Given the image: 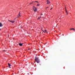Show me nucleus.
<instances>
[{
	"mask_svg": "<svg viewBox=\"0 0 75 75\" xmlns=\"http://www.w3.org/2000/svg\"><path fill=\"white\" fill-rule=\"evenodd\" d=\"M35 61L37 62V63H39L40 62V59H38V57H35Z\"/></svg>",
	"mask_w": 75,
	"mask_h": 75,
	"instance_id": "1",
	"label": "nucleus"
},
{
	"mask_svg": "<svg viewBox=\"0 0 75 75\" xmlns=\"http://www.w3.org/2000/svg\"><path fill=\"white\" fill-rule=\"evenodd\" d=\"M33 9L34 12H37V9L34 6H33Z\"/></svg>",
	"mask_w": 75,
	"mask_h": 75,
	"instance_id": "2",
	"label": "nucleus"
},
{
	"mask_svg": "<svg viewBox=\"0 0 75 75\" xmlns=\"http://www.w3.org/2000/svg\"><path fill=\"white\" fill-rule=\"evenodd\" d=\"M21 16V13L20 12H19V13L18 14V16L17 17V18H18L20 16Z\"/></svg>",
	"mask_w": 75,
	"mask_h": 75,
	"instance_id": "3",
	"label": "nucleus"
},
{
	"mask_svg": "<svg viewBox=\"0 0 75 75\" xmlns=\"http://www.w3.org/2000/svg\"><path fill=\"white\" fill-rule=\"evenodd\" d=\"M47 4H50V1L49 0H47Z\"/></svg>",
	"mask_w": 75,
	"mask_h": 75,
	"instance_id": "4",
	"label": "nucleus"
},
{
	"mask_svg": "<svg viewBox=\"0 0 75 75\" xmlns=\"http://www.w3.org/2000/svg\"><path fill=\"white\" fill-rule=\"evenodd\" d=\"M23 43H22V44H21V43H20L19 44V45H20V46H22L23 45Z\"/></svg>",
	"mask_w": 75,
	"mask_h": 75,
	"instance_id": "5",
	"label": "nucleus"
},
{
	"mask_svg": "<svg viewBox=\"0 0 75 75\" xmlns=\"http://www.w3.org/2000/svg\"><path fill=\"white\" fill-rule=\"evenodd\" d=\"M42 30L43 32H47L46 30Z\"/></svg>",
	"mask_w": 75,
	"mask_h": 75,
	"instance_id": "6",
	"label": "nucleus"
},
{
	"mask_svg": "<svg viewBox=\"0 0 75 75\" xmlns=\"http://www.w3.org/2000/svg\"><path fill=\"white\" fill-rule=\"evenodd\" d=\"M10 22H11V23H14L15 21H10Z\"/></svg>",
	"mask_w": 75,
	"mask_h": 75,
	"instance_id": "7",
	"label": "nucleus"
},
{
	"mask_svg": "<svg viewBox=\"0 0 75 75\" xmlns=\"http://www.w3.org/2000/svg\"><path fill=\"white\" fill-rule=\"evenodd\" d=\"M33 3H34V1H32V2H31V3H30V4H33Z\"/></svg>",
	"mask_w": 75,
	"mask_h": 75,
	"instance_id": "8",
	"label": "nucleus"
},
{
	"mask_svg": "<svg viewBox=\"0 0 75 75\" xmlns=\"http://www.w3.org/2000/svg\"><path fill=\"white\" fill-rule=\"evenodd\" d=\"M3 26V25L1 23H0V27H2Z\"/></svg>",
	"mask_w": 75,
	"mask_h": 75,
	"instance_id": "9",
	"label": "nucleus"
},
{
	"mask_svg": "<svg viewBox=\"0 0 75 75\" xmlns=\"http://www.w3.org/2000/svg\"><path fill=\"white\" fill-rule=\"evenodd\" d=\"M66 13H67V15H68V12H67V10L66 11Z\"/></svg>",
	"mask_w": 75,
	"mask_h": 75,
	"instance_id": "10",
	"label": "nucleus"
},
{
	"mask_svg": "<svg viewBox=\"0 0 75 75\" xmlns=\"http://www.w3.org/2000/svg\"><path fill=\"white\" fill-rule=\"evenodd\" d=\"M74 30V31H75V29H74V28H72L71 29H70V30Z\"/></svg>",
	"mask_w": 75,
	"mask_h": 75,
	"instance_id": "11",
	"label": "nucleus"
},
{
	"mask_svg": "<svg viewBox=\"0 0 75 75\" xmlns=\"http://www.w3.org/2000/svg\"><path fill=\"white\" fill-rule=\"evenodd\" d=\"M40 6V4H38L37 5V6Z\"/></svg>",
	"mask_w": 75,
	"mask_h": 75,
	"instance_id": "12",
	"label": "nucleus"
},
{
	"mask_svg": "<svg viewBox=\"0 0 75 75\" xmlns=\"http://www.w3.org/2000/svg\"><path fill=\"white\" fill-rule=\"evenodd\" d=\"M65 12H66V13L67 9H66V7L65 6Z\"/></svg>",
	"mask_w": 75,
	"mask_h": 75,
	"instance_id": "13",
	"label": "nucleus"
},
{
	"mask_svg": "<svg viewBox=\"0 0 75 75\" xmlns=\"http://www.w3.org/2000/svg\"><path fill=\"white\" fill-rule=\"evenodd\" d=\"M8 65L9 66V68H10V63H8Z\"/></svg>",
	"mask_w": 75,
	"mask_h": 75,
	"instance_id": "14",
	"label": "nucleus"
},
{
	"mask_svg": "<svg viewBox=\"0 0 75 75\" xmlns=\"http://www.w3.org/2000/svg\"><path fill=\"white\" fill-rule=\"evenodd\" d=\"M11 65H11V64H10V68H11L12 67V66L10 67V66H11Z\"/></svg>",
	"mask_w": 75,
	"mask_h": 75,
	"instance_id": "15",
	"label": "nucleus"
},
{
	"mask_svg": "<svg viewBox=\"0 0 75 75\" xmlns=\"http://www.w3.org/2000/svg\"><path fill=\"white\" fill-rule=\"evenodd\" d=\"M40 18H41V16H40V18H39H39H38V19H40Z\"/></svg>",
	"mask_w": 75,
	"mask_h": 75,
	"instance_id": "16",
	"label": "nucleus"
},
{
	"mask_svg": "<svg viewBox=\"0 0 75 75\" xmlns=\"http://www.w3.org/2000/svg\"><path fill=\"white\" fill-rule=\"evenodd\" d=\"M35 2H37V3H39V1H35Z\"/></svg>",
	"mask_w": 75,
	"mask_h": 75,
	"instance_id": "17",
	"label": "nucleus"
},
{
	"mask_svg": "<svg viewBox=\"0 0 75 75\" xmlns=\"http://www.w3.org/2000/svg\"><path fill=\"white\" fill-rule=\"evenodd\" d=\"M48 8V7H47L46 8Z\"/></svg>",
	"mask_w": 75,
	"mask_h": 75,
	"instance_id": "18",
	"label": "nucleus"
},
{
	"mask_svg": "<svg viewBox=\"0 0 75 75\" xmlns=\"http://www.w3.org/2000/svg\"><path fill=\"white\" fill-rule=\"evenodd\" d=\"M52 8H52H52H51L50 9V10H52Z\"/></svg>",
	"mask_w": 75,
	"mask_h": 75,
	"instance_id": "19",
	"label": "nucleus"
},
{
	"mask_svg": "<svg viewBox=\"0 0 75 75\" xmlns=\"http://www.w3.org/2000/svg\"><path fill=\"white\" fill-rule=\"evenodd\" d=\"M3 51H6L5 50H3Z\"/></svg>",
	"mask_w": 75,
	"mask_h": 75,
	"instance_id": "20",
	"label": "nucleus"
},
{
	"mask_svg": "<svg viewBox=\"0 0 75 75\" xmlns=\"http://www.w3.org/2000/svg\"><path fill=\"white\" fill-rule=\"evenodd\" d=\"M8 21H10V20H8Z\"/></svg>",
	"mask_w": 75,
	"mask_h": 75,
	"instance_id": "21",
	"label": "nucleus"
},
{
	"mask_svg": "<svg viewBox=\"0 0 75 75\" xmlns=\"http://www.w3.org/2000/svg\"><path fill=\"white\" fill-rule=\"evenodd\" d=\"M41 15H42V14H41Z\"/></svg>",
	"mask_w": 75,
	"mask_h": 75,
	"instance_id": "22",
	"label": "nucleus"
},
{
	"mask_svg": "<svg viewBox=\"0 0 75 75\" xmlns=\"http://www.w3.org/2000/svg\"><path fill=\"white\" fill-rule=\"evenodd\" d=\"M63 36H64V34H63Z\"/></svg>",
	"mask_w": 75,
	"mask_h": 75,
	"instance_id": "23",
	"label": "nucleus"
},
{
	"mask_svg": "<svg viewBox=\"0 0 75 75\" xmlns=\"http://www.w3.org/2000/svg\"><path fill=\"white\" fill-rule=\"evenodd\" d=\"M30 49H29V50Z\"/></svg>",
	"mask_w": 75,
	"mask_h": 75,
	"instance_id": "24",
	"label": "nucleus"
},
{
	"mask_svg": "<svg viewBox=\"0 0 75 75\" xmlns=\"http://www.w3.org/2000/svg\"><path fill=\"white\" fill-rule=\"evenodd\" d=\"M0 30H1V29H0Z\"/></svg>",
	"mask_w": 75,
	"mask_h": 75,
	"instance_id": "25",
	"label": "nucleus"
}]
</instances>
